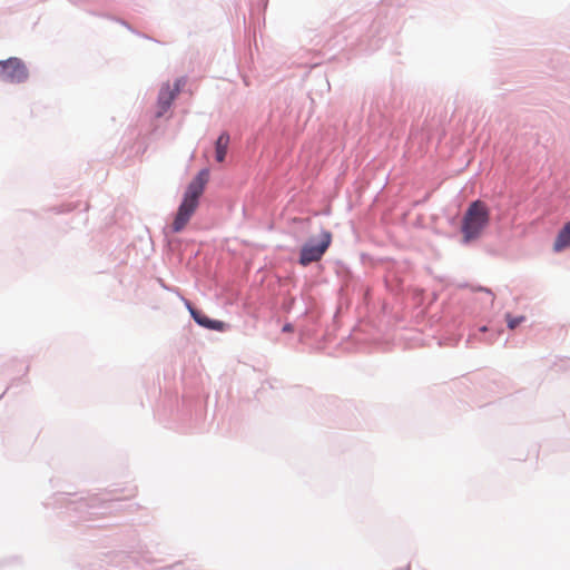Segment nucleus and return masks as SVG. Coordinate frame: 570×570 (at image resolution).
<instances>
[{
	"label": "nucleus",
	"mask_w": 570,
	"mask_h": 570,
	"mask_svg": "<svg viewBox=\"0 0 570 570\" xmlns=\"http://www.w3.org/2000/svg\"><path fill=\"white\" fill-rule=\"evenodd\" d=\"M117 490L83 497L79 493L57 492L43 502L47 509L62 510L70 522L90 521L94 517L106 515L116 510L120 498Z\"/></svg>",
	"instance_id": "1"
},
{
	"label": "nucleus",
	"mask_w": 570,
	"mask_h": 570,
	"mask_svg": "<svg viewBox=\"0 0 570 570\" xmlns=\"http://www.w3.org/2000/svg\"><path fill=\"white\" fill-rule=\"evenodd\" d=\"M210 170L202 168L187 184L183 198L174 216L170 229L174 234L180 233L190 220L199 206L200 197L209 180Z\"/></svg>",
	"instance_id": "2"
},
{
	"label": "nucleus",
	"mask_w": 570,
	"mask_h": 570,
	"mask_svg": "<svg viewBox=\"0 0 570 570\" xmlns=\"http://www.w3.org/2000/svg\"><path fill=\"white\" fill-rule=\"evenodd\" d=\"M491 223V208L481 198L470 202L460 222L462 246H470L481 239Z\"/></svg>",
	"instance_id": "3"
},
{
	"label": "nucleus",
	"mask_w": 570,
	"mask_h": 570,
	"mask_svg": "<svg viewBox=\"0 0 570 570\" xmlns=\"http://www.w3.org/2000/svg\"><path fill=\"white\" fill-rule=\"evenodd\" d=\"M332 240V233L322 228L318 236H311L301 246L297 263L306 267L314 262L321 261L330 248Z\"/></svg>",
	"instance_id": "4"
},
{
	"label": "nucleus",
	"mask_w": 570,
	"mask_h": 570,
	"mask_svg": "<svg viewBox=\"0 0 570 570\" xmlns=\"http://www.w3.org/2000/svg\"><path fill=\"white\" fill-rule=\"evenodd\" d=\"M29 78V70L22 59L10 57L0 60V79L9 83H23Z\"/></svg>",
	"instance_id": "5"
},
{
	"label": "nucleus",
	"mask_w": 570,
	"mask_h": 570,
	"mask_svg": "<svg viewBox=\"0 0 570 570\" xmlns=\"http://www.w3.org/2000/svg\"><path fill=\"white\" fill-rule=\"evenodd\" d=\"M183 299L190 317L198 326L215 332H225L230 327V325L224 321L209 317L200 308L196 307L190 301L185 298Z\"/></svg>",
	"instance_id": "6"
},
{
	"label": "nucleus",
	"mask_w": 570,
	"mask_h": 570,
	"mask_svg": "<svg viewBox=\"0 0 570 570\" xmlns=\"http://www.w3.org/2000/svg\"><path fill=\"white\" fill-rule=\"evenodd\" d=\"M176 99V96L170 91V86L168 82L164 83L157 96V105H158V111L157 117H161L165 112L169 110L171 107L174 100Z\"/></svg>",
	"instance_id": "7"
},
{
	"label": "nucleus",
	"mask_w": 570,
	"mask_h": 570,
	"mask_svg": "<svg viewBox=\"0 0 570 570\" xmlns=\"http://www.w3.org/2000/svg\"><path fill=\"white\" fill-rule=\"evenodd\" d=\"M230 142V135L227 130L220 131L218 137L214 142L215 149V160L217 163H224L228 153V147Z\"/></svg>",
	"instance_id": "8"
},
{
	"label": "nucleus",
	"mask_w": 570,
	"mask_h": 570,
	"mask_svg": "<svg viewBox=\"0 0 570 570\" xmlns=\"http://www.w3.org/2000/svg\"><path fill=\"white\" fill-rule=\"evenodd\" d=\"M570 247V219L558 230L553 242L554 253H561Z\"/></svg>",
	"instance_id": "9"
},
{
	"label": "nucleus",
	"mask_w": 570,
	"mask_h": 570,
	"mask_svg": "<svg viewBox=\"0 0 570 570\" xmlns=\"http://www.w3.org/2000/svg\"><path fill=\"white\" fill-rule=\"evenodd\" d=\"M384 38H356L357 48L356 55H371L376 51L381 46Z\"/></svg>",
	"instance_id": "10"
},
{
	"label": "nucleus",
	"mask_w": 570,
	"mask_h": 570,
	"mask_svg": "<svg viewBox=\"0 0 570 570\" xmlns=\"http://www.w3.org/2000/svg\"><path fill=\"white\" fill-rule=\"evenodd\" d=\"M495 337V333L491 332L488 325L474 326L470 330L466 343L471 344L473 341L492 342Z\"/></svg>",
	"instance_id": "11"
},
{
	"label": "nucleus",
	"mask_w": 570,
	"mask_h": 570,
	"mask_svg": "<svg viewBox=\"0 0 570 570\" xmlns=\"http://www.w3.org/2000/svg\"><path fill=\"white\" fill-rule=\"evenodd\" d=\"M337 266H338L337 274L340 275V277L343 281L341 291H350V288H352L354 291L355 289V284H354L355 277H354L351 268L342 262H337Z\"/></svg>",
	"instance_id": "12"
},
{
	"label": "nucleus",
	"mask_w": 570,
	"mask_h": 570,
	"mask_svg": "<svg viewBox=\"0 0 570 570\" xmlns=\"http://www.w3.org/2000/svg\"><path fill=\"white\" fill-rule=\"evenodd\" d=\"M386 288L392 293H400L402 291V278L394 272H389L384 277Z\"/></svg>",
	"instance_id": "13"
},
{
	"label": "nucleus",
	"mask_w": 570,
	"mask_h": 570,
	"mask_svg": "<svg viewBox=\"0 0 570 570\" xmlns=\"http://www.w3.org/2000/svg\"><path fill=\"white\" fill-rule=\"evenodd\" d=\"M505 321H507L508 328L514 330L525 321V316L524 315H512L511 313H505Z\"/></svg>",
	"instance_id": "14"
},
{
	"label": "nucleus",
	"mask_w": 570,
	"mask_h": 570,
	"mask_svg": "<svg viewBox=\"0 0 570 570\" xmlns=\"http://www.w3.org/2000/svg\"><path fill=\"white\" fill-rule=\"evenodd\" d=\"M75 208H76L75 204L68 203V204H61V205H58V206H53V207L50 208V210L53 212L55 214L60 215V214L70 213Z\"/></svg>",
	"instance_id": "15"
},
{
	"label": "nucleus",
	"mask_w": 570,
	"mask_h": 570,
	"mask_svg": "<svg viewBox=\"0 0 570 570\" xmlns=\"http://www.w3.org/2000/svg\"><path fill=\"white\" fill-rule=\"evenodd\" d=\"M185 83H186L185 77H179V78L175 79V81L173 83V88H170V91L177 97L180 94Z\"/></svg>",
	"instance_id": "16"
},
{
	"label": "nucleus",
	"mask_w": 570,
	"mask_h": 570,
	"mask_svg": "<svg viewBox=\"0 0 570 570\" xmlns=\"http://www.w3.org/2000/svg\"><path fill=\"white\" fill-rule=\"evenodd\" d=\"M360 259H361V263L363 265H367V264L374 265L375 262H376V259L372 255H370L367 253H361L360 254Z\"/></svg>",
	"instance_id": "17"
},
{
	"label": "nucleus",
	"mask_w": 570,
	"mask_h": 570,
	"mask_svg": "<svg viewBox=\"0 0 570 570\" xmlns=\"http://www.w3.org/2000/svg\"><path fill=\"white\" fill-rule=\"evenodd\" d=\"M283 332H292L293 331V325L291 323H286L283 325V328H282Z\"/></svg>",
	"instance_id": "18"
},
{
	"label": "nucleus",
	"mask_w": 570,
	"mask_h": 570,
	"mask_svg": "<svg viewBox=\"0 0 570 570\" xmlns=\"http://www.w3.org/2000/svg\"><path fill=\"white\" fill-rule=\"evenodd\" d=\"M479 289L482 291V292H485L487 294L493 295V293H492V291L490 288L480 287Z\"/></svg>",
	"instance_id": "19"
},
{
	"label": "nucleus",
	"mask_w": 570,
	"mask_h": 570,
	"mask_svg": "<svg viewBox=\"0 0 570 570\" xmlns=\"http://www.w3.org/2000/svg\"><path fill=\"white\" fill-rule=\"evenodd\" d=\"M159 283H160L161 287H164L167 291H170V288L168 286H166L161 279H159Z\"/></svg>",
	"instance_id": "20"
},
{
	"label": "nucleus",
	"mask_w": 570,
	"mask_h": 570,
	"mask_svg": "<svg viewBox=\"0 0 570 570\" xmlns=\"http://www.w3.org/2000/svg\"><path fill=\"white\" fill-rule=\"evenodd\" d=\"M395 570H411V568H410V564H407L405 567H402V568H399V569H395Z\"/></svg>",
	"instance_id": "21"
},
{
	"label": "nucleus",
	"mask_w": 570,
	"mask_h": 570,
	"mask_svg": "<svg viewBox=\"0 0 570 570\" xmlns=\"http://www.w3.org/2000/svg\"><path fill=\"white\" fill-rule=\"evenodd\" d=\"M149 40H153L155 42H159L158 38H155V37H151V38H148Z\"/></svg>",
	"instance_id": "22"
}]
</instances>
